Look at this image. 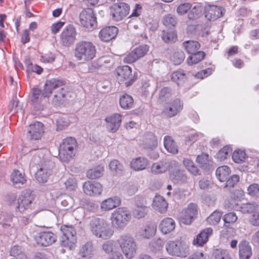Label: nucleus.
Here are the masks:
<instances>
[{"instance_id": "49", "label": "nucleus", "mask_w": 259, "mask_h": 259, "mask_svg": "<svg viewBox=\"0 0 259 259\" xmlns=\"http://www.w3.org/2000/svg\"><path fill=\"white\" fill-rule=\"evenodd\" d=\"M148 210V209L145 205L137 204L133 211V215L138 219L143 218L147 214Z\"/></svg>"}, {"instance_id": "1", "label": "nucleus", "mask_w": 259, "mask_h": 259, "mask_svg": "<svg viewBox=\"0 0 259 259\" xmlns=\"http://www.w3.org/2000/svg\"><path fill=\"white\" fill-rule=\"evenodd\" d=\"M96 52V48L92 42L81 41L75 45L74 55L77 61L84 63L93 60Z\"/></svg>"}, {"instance_id": "58", "label": "nucleus", "mask_w": 259, "mask_h": 259, "mask_svg": "<svg viewBox=\"0 0 259 259\" xmlns=\"http://www.w3.org/2000/svg\"><path fill=\"white\" fill-rule=\"evenodd\" d=\"M148 50V46L143 45L137 47L133 50V51L135 52L138 59H139L140 58L143 57L147 53Z\"/></svg>"}, {"instance_id": "28", "label": "nucleus", "mask_w": 259, "mask_h": 259, "mask_svg": "<svg viewBox=\"0 0 259 259\" xmlns=\"http://www.w3.org/2000/svg\"><path fill=\"white\" fill-rule=\"evenodd\" d=\"M152 207L155 210L161 213L166 211L168 203L161 195H156L153 200Z\"/></svg>"}, {"instance_id": "9", "label": "nucleus", "mask_w": 259, "mask_h": 259, "mask_svg": "<svg viewBox=\"0 0 259 259\" xmlns=\"http://www.w3.org/2000/svg\"><path fill=\"white\" fill-rule=\"evenodd\" d=\"M76 35V29L73 25L66 26L60 34L61 44L65 47L71 46L75 41Z\"/></svg>"}, {"instance_id": "40", "label": "nucleus", "mask_w": 259, "mask_h": 259, "mask_svg": "<svg viewBox=\"0 0 259 259\" xmlns=\"http://www.w3.org/2000/svg\"><path fill=\"white\" fill-rule=\"evenodd\" d=\"M11 181L13 184H24L26 183V180L24 174L21 172L18 169H14L11 175Z\"/></svg>"}, {"instance_id": "11", "label": "nucleus", "mask_w": 259, "mask_h": 259, "mask_svg": "<svg viewBox=\"0 0 259 259\" xmlns=\"http://www.w3.org/2000/svg\"><path fill=\"white\" fill-rule=\"evenodd\" d=\"M33 200V197L31 195L30 191L26 190L23 191L18 198L16 210L23 212L25 210L29 209L30 207Z\"/></svg>"}, {"instance_id": "18", "label": "nucleus", "mask_w": 259, "mask_h": 259, "mask_svg": "<svg viewBox=\"0 0 259 259\" xmlns=\"http://www.w3.org/2000/svg\"><path fill=\"white\" fill-rule=\"evenodd\" d=\"M197 214V206L196 204H189L181 218V222L185 225H190Z\"/></svg>"}, {"instance_id": "4", "label": "nucleus", "mask_w": 259, "mask_h": 259, "mask_svg": "<svg viewBox=\"0 0 259 259\" xmlns=\"http://www.w3.org/2000/svg\"><path fill=\"white\" fill-rule=\"evenodd\" d=\"M77 143L75 138L67 137L60 144L59 154L60 158L64 162H68L75 155Z\"/></svg>"}, {"instance_id": "24", "label": "nucleus", "mask_w": 259, "mask_h": 259, "mask_svg": "<svg viewBox=\"0 0 259 259\" xmlns=\"http://www.w3.org/2000/svg\"><path fill=\"white\" fill-rule=\"evenodd\" d=\"M176 227L175 221L171 218H165L159 223V229L163 234H167L172 232Z\"/></svg>"}, {"instance_id": "41", "label": "nucleus", "mask_w": 259, "mask_h": 259, "mask_svg": "<svg viewBox=\"0 0 259 259\" xmlns=\"http://www.w3.org/2000/svg\"><path fill=\"white\" fill-rule=\"evenodd\" d=\"M203 10V8L201 5L197 4L194 6L188 13V18L190 20H195L199 18L202 15Z\"/></svg>"}, {"instance_id": "31", "label": "nucleus", "mask_w": 259, "mask_h": 259, "mask_svg": "<svg viewBox=\"0 0 259 259\" xmlns=\"http://www.w3.org/2000/svg\"><path fill=\"white\" fill-rule=\"evenodd\" d=\"M156 229L155 225L148 224L139 230L138 235L142 238L149 239L155 235Z\"/></svg>"}, {"instance_id": "7", "label": "nucleus", "mask_w": 259, "mask_h": 259, "mask_svg": "<svg viewBox=\"0 0 259 259\" xmlns=\"http://www.w3.org/2000/svg\"><path fill=\"white\" fill-rule=\"evenodd\" d=\"M129 6L124 3L114 4L110 8V13L112 20L119 21L125 18L128 14Z\"/></svg>"}, {"instance_id": "38", "label": "nucleus", "mask_w": 259, "mask_h": 259, "mask_svg": "<svg viewBox=\"0 0 259 259\" xmlns=\"http://www.w3.org/2000/svg\"><path fill=\"white\" fill-rule=\"evenodd\" d=\"M190 55L187 59V63L189 65L198 63L203 60L205 56L204 52L198 50L194 53H192Z\"/></svg>"}, {"instance_id": "15", "label": "nucleus", "mask_w": 259, "mask_h": 259, "mask_svg": "<svg viewBox=\"0 0 259 259\" xmlns=\"http://www.w3.org/2000/svg\"><path fill=\"white\" fill-rule=\"evenodd\" d=\"M49 97V96H45L44 89L43 90V92L37 88H33L31 90V104L37 110H41L42 109L41 103L43 100Z\"/></svg>"}, {"instance_id": "16", "label": "nucleus", "mask_w": 259, "mask_h": 259, "mask_svg": "<svg viewBox=\"0 0 259 259\" xmlns=\"http://www.w3.org/2000/svg\"><path fill=\"white\" fill-rule=\"evenodd\" d=\"M176 160H163L153 163L151 167V171L154 174H159L169 171L171 167L175 166Z\"/></svg>"}, {"instance_id": "62", "label": "nucleus", "mask_w": 259, "mask_h": 259, "mask_svg": "<svg viewBox=\"0 0 259 259\" xmlns=\"http://www.w3.org/2000/svg\"><path fill=\"white\" fill-rule=\"evenodd\" d=\"M249 223L252 226H259V211L254 212L249 217Z\"/></svg>"}, {"instance_id": "52", "label": "nucleus", "mask_w": 259, "mask_h": 259, "mask_svg": "<svg viewBox=\"0 0 259 259\" xmlns=\"http://www.w3.org/2000/svg\"><path fill=\"white\" fill-rule=\"evenodd\" d=\"M60 230L63 233L62 236H76V231L73 225H63L61 227Z\"/></svg>"}, {"instance_id": "63", "label": "nucleus", "mask_w": 259, "mask_h": 259, "mask_svg": "<svg viewBox=\"0 0 259 259\" xmlns=\"http://www.w3.org/2000/svg\"><path fill=\"white\" fill-rule=\"evenodd\" d=\"M170 96L169 89L167 87L163 88L159 93V99L161 102L166 101Z\"/></svg>"}, {"instance_id": "61", "label": "nucleus", "mask_w": 259, "mask_h": 259, "mask_svg": "<svg viewBox=\"0 0 259 259\" xmlns=\"http://www.w3.org/2000/svg\"><path fill=\"white\" fill-rule=\"evenodd\" d=\"M239 177L234 175L226 180V183L225 187H233L239 181Z\"/></svg>"}, {"instance_id": "2", "label": "nucleus", "mask_w": 259, "mask_h": 259, "mask_svg": "<svg viewBox=\"0 0 259 259\" xmlns=\"http://www.w3.org/2000/svg\"><path fill=\"white\" fill-rule=\"evenodd\" d=\"M90 228L94 236L104 240L110 238L114 233L107 222L99 218H94L91 221Z\"/></svg>"}, {"instance_id": "29", "label": "nucleus", "mask_w": 259, "mask_h": 259, "mask_svg": "<svg viewBox=\"0 0 259 259\" xmlns=\"http://www.w3.org/2000/svg\"><path fill=\"white\" fill-rule=\"evenodd\" d=\"M239 259H249L252 255V248L248 242L242 241L239 244Z\"/></svg>"}, {"instance_id": "42", "label": "nucleus", "mask_w": 259, "mask_h": 259, "mask_svg": "<svg viewBox=\"0 0 259 259\" xmlns=\"http://www.w3.org/2000/svg\"><path fill=\"white\" fill-rule=\"evenodd\" d=\"M14 215L11 213H6L2 215L0 218V225L3 229H13L11 223L12 222Z\"/></svg>"}, {"instance_id": "19", "label": "nucleus", "mask_w": 259, "mask_h": 259, "mask_svg": "<svg viewBox=\"0 0 259 259\" xmlns=\"http://www.w3.org/2000/svg\"><path fill=\"white\" fill-rule=\"evenodd\" d=\"M84 192L88 195H99L103 191V187L101 184L96 182L88 181L83 185Z\"/></svg>"}, {"instance_id": "54", "label": "nucleus", "mask_w": 259, "mask_h": 259, "mask_svg": "<svg viewBox=\"0 0 259 259\" xmlns=\"http://www.w3.org/2000/svg\"><path fill=\"white\" fill-rule=\"evenodd\" d=\"M246 153L244 151L239 149L235 150L232 154V159L237 163H240L244 161Z\"/></svg>"}, {"instance_id": "33", "label": "nucleus", "mask_w": 259, "mask_h": 259, "mask_svg": "<svg viewBox=\"0 0 259 259\" xmlns=\"http://www.w3.org/2000/svg\"><path fill=\"white\" fill-rule=\"evenodd\" d=\"M182 47L189 54L194 53L199 50L200 48V43L196 40H189L184 41L182 44Z\"/></svg>"}, {"instance_id": "25", "label": "nucleus", "mask_w": 259, "mask_h": 259, "mask_svg": "<svg viewBox=\"0 0 259 259\" xmlns=\"http://www.w3.org/2000/svg\"><path fill=\"white\" fill-rule=\"evenodd\" d=\"M121 200L119 197L114 196L103 200L101 203V209L103 211H109L120 205Z\"/></svg>"}, {"instance_id": "32", "label": "nucleus", "mask_w": 259, "mask_h": 259, "mask_svg": "<svg viewBox=\"0 0 259 259\" xmlns=\"http://www.w3.org/2000/svg\"><path fill=\"white\" fill-rule=\"evenodd\" d=\"M157 146V141L156 137L151 133H149L145 135L143 141V147L147 150H153Z\"/></svg>"}, {"instance_id": "43", "label": "nucleus", "mask_w": 259, "mask_h": 259, "mask_svg": "<svg viewBox=\"0 0 259 259\" xmlns=\"http://www.w3.org/2000/svg\"><path fill=\"white\" fill-rule=\"evenodd\" d=\"M171 79L178 85H181L186 80V74L183 70L176 71L171 74Z\"/></svg>"}, {"instance_id": "12", "label": "nucleus", "mask_w": 259, "mask_h": 259, "mask_svg": "<svg viewBox=\"0 0 259 259\" xmlns=\"http://www.w3.org/2000/svg\"><path fill=\"white\" fill-rule=\"evenodd\" d=\"M116 71L118 79L121 80L129 79L125 82L126 87L131 85L137 78L135 76L132 77V68L127 65L118 66Z\"/></svg>"}, {"instance_id": "60", "label": "nucleus", "mask_w": 259, "mask_h": 259, "mask_svg": "<svg viewBox=\"0 0 259 259\" xmlns=\"http://www.w3.org/2000/svg\"><path fill=\"white\" fill-rule=\"evenodd\" d=\"M191 4L188 3L181 4L177 8V12L180 15H184L191 9Z\"/></svg>"}, {"instance_id": "23", "label": "nucleus", "mask_w": 259, "mask_h": 259, "mask_svg": "<svg viewBox=\"0 0 259 259\" xmlns=\"http://www.w3.org/2000/svg\"><path fill=\"white\" fill-rule=\"evenodd\" d=\"M213 230L211 228H206L202 230L194 239L193 244L197 246H202L206 243L209 237L212 234Z\"/></svg>"}, {"instance_id": "20", "label": "nucleus", "mask_w": 259, "mask_h": 259, "mask_svg": "<svg viewBox=\"0 0 259 259\" xmlns=\"http://www.w3.org/2000/svg\"><path fill=\"white\" fill-rule=\"evenodd\" d=\"M51 172V168L46 163H45L37 167V170L35 172V177L39 183H45L47 182Z\"/></svg>"}, {"instance_id": "35", "label": "nucleus", "mask_w": 259, "mask_h": 259, "mask_svg": "<svg viewBox=\"0 0 259 259\" xmlns=\"http://www.w3.org/2000/svg\"><path fill=\"white\" fill-rule=\"evenodd\" d=\"M231 170L229 166L223 165L219 166L216 170L215 175L220 182H225L230 175Z\"/></svg>"}, {"instance_id": "26", "label": "nucleus", "mask_w": 259, "mask_h": 259, "mask_svg": "<svg viewBox=\"0 0 259 259\" xmlns=\"http://www.w3.org/2000/svg\"><path fill=\"white\" fill-rule=\"evenodd\" d=\"M149 164V161L146 158L140 156L132 159L130 167L135 171H140L145 169Z\"/></svg>"}, {"instance_id": "10", "label": "nucleus", "mask_w": 259, "mask_h": 259, "mask_svg": "<svg viewBox=\"0 0 259 259\" xmlns=\"http://www.w3.org/2000/svg\"><path fill=\"white\" fill-rule=\"evenodd\" d=\"M175 166L169 169V178L176 184H182L187 182L188 178L184 171L181 169L179 163L176 161Z\"/></svg>"}, {"instance_id": "13", "label": "nucleus", "mask_w": 259, "mask_h": 259, "mask_svg": "<svg viewBox=\"0 0 259 259\" xmlns=\"http://www.w3.org/2000/svg\"><path fill=\"white\" fill-rule=\"evenodd\" d=\"M57 239L56 235L51 231H42L37 233L35 237L37 243L43 246H48L54 243Z\"/></svg>"}, {"instance_id": "51", "label": "nucleus", "mask_w": 259, "mask_h": 259, "mask_svg": "<svg viewBox=\"0 0 259 259\" xmlns=\"http://www.w3.org/2000/svg\"><path fill=\"white\" fill-rule=\"evenodd\" d=\"M163 241L160 238L154 239L149 244V247L150 250L154 253L160 251L163 248Z\"/></svg>"}, {"instance_id": "8", "label": "nucleus", "mask_w": 259, "mask_h": 259, "mask_svg": "<svg viewBox=\"0 0 259 259\" xmlns=\"http://www.w3.org/2000/svg\"><path fill=\"white\" fill-rule=\"evenodd\" d=\"M79 21L81 25L87 28L96 26L97 19L93 10L90 8L83 9L79 14Z\"/></svg>"}, {"instance_id": "6", "label": "nucleus", "mask_w": 259, "mask_h": 259, "mask_svg": "<svg viewBox=\"0 0 259 259\" xmlns=\"http://www.w3.org/2000/svg\"><path fill=\"white\" fill-rule=\"evenodd\" d=\"M123 254L129 259L132 258L136 253V243L133 237L128 235H123L117 240Z\"/></svg>"}, {"instance_id": "48", "label": "nucleus", "mask_w": 259, "mask_h": 259, "mask_svg": "<svg viewBox=\"0 0 259 259\" xmlns=\"http://www.w3.org/2000/svg\"><path fill=\"white\" fill-rule=\"evenodd\" d=\"M232 149L229 146H224L217 154L216 158L219 161H224L229 156L232 152Z\"/></svg>"}, {"instance_id": "17", "label": "nucleus", "mask_w": 259, "mask_h": 259, "mask_svg": "<svg viewBox=\"0 0 259 259\" xmlns=\"http://www.w3.org/2000/svg\"><path fill=\"white\" fill-rule=\"evenodd\" d=\"M44 132V124L40 122L35 121L29 125L27 136L31 140H36L41 138Z\"/></svg>"}, {"instance_id": "45", "label": "nucleus", "mask_w": 259, "mask_h": 259, "mask_svg": "<svg viewBox=\"0 0 259 259\" xmlns=\"http://www.w3.org/2000/svg\"><path fill=\"white\" fill-rule=\"evenodd\" d=\"M104 167L99 165L95 168L90 169L87 172V177L91 179H96L100 178L103 174Z\"/></svg>"}, {"instance_id": "46", "label": "nucleus", "mask_w": 259, "mask_h": 259, "mask_svg": "<svg viewBox=\"0 0 259 259\" xmlns=\"http://www.w3.org/2000/svg\"><path fill=\"white\" fill-rule=\"evenodd\" d=\"M258 207L256 203H246L242 204L238 208V210L243 213L254 212Z\"/></svg>"}, {"instance_id": "5", "label": "nucleus", "mask_w": 259, "mask_h": 259, "mask_svg": "<svg viewBox=\"0 0 259 259\" xmlns=\"http://www.w3.org/2000/svg\"><path fill=\"white\" fill-rule=\"evenodd\" d=\"M167 253L171 256L185 257L190 253L188 245L183 241H169L165 245Z\"/></svg>"}, {"instance_id": "37", "label": "nucleus", "mask_w": 259, "mask_h": 259, "mask_svg": "<svg viewBox=\"0 0 259 259\" xmlns=\"http://www.w3.org/2000/svg\"><path fill=\"white\" fill-rule=\"evenodd\" d=\"M94 249L93 243L91 241H88L81 247L79 251L80 256L85 258H90L93 254Z\"/></svg>"}, {"instance_id": "55", "label": "nucleus", "mask_w": 259, "mask_h": 259, "mask_svg": "<svg viewBox=\"0 0 259 259\" xmlns=\"http://www.w3.org/2000/svg\"><path fill=\"white\" fill-rule=\"evenodd\" d=\"M224 226L228 227L234 223L237 220V217L234 212H229L224 215L223 217Z\"/></svg>"}, {"instance_id": "34", "label": "nucleus", "mask_w": 259, "mask_h": 259, "mask_svg": "<svg viewBox=\"0 0 259 259\" xmlns=\"http://www.w3.org/2000/svg\"><path fill=\"white\" fill-rule=\"evenodd\" d=\"M164 146L169 153L176 154L178 153V148L172 138L169 136H166L163 140Z\"/></svg>"}, {"instance_id": "53", "label": "nucleus", "mask_w": 259, "mask_h": 259, "mask_svg": "<svg viewBox=\"0 0 259 259\" xmlns=\"http://www.w3.org/2000/svg\"><path fill=\"white\" fill-rule=\"evenodd\" d=\"M196 161L199 164L201 167L206 168L209 165L210 163L208 154L203 153L198 155Z\"/></svg>"}, {"instance_id": "47", "label": "nucleus", "mask_w": 259, "mask_h": 259, "mask_svg": "<svg viewBox=\"0 0 259 259\" xmlns=\"http://www.w3.org/2000/svg\"><path fill=\"white\" fill-rule=\"evenodd\" d=\"M161 38L166 43L175 42L177 39V33L174 30H163L162 32Z\"/></svg>"}, {"instance_id": "27", "label": "nucleus", "mask_w": 259, "mask_h": 259, "mask_svg": "<svg viewBox=\"0 0 259 259\" xmlns=\"http://www.w3.org/2000/svg\"><path fill=\"white\" fill-rule=\"evenodd\" d=\"M63 81L60 79L53 78L47 80L44 85V95L45 96H50L53 90L63 85Z\"/></svg>"}, {"instance_id": "14", "label": "nucleus", "mask_w": 259, "mask_h": 259, "mask_svg": "<svg viewBox=\"0 0 259 259\" xmlns=\"http://www.w3.org/2000/svg\"><path fill=\"white\" fill-rule=\"evenodd\" d=\"M122 115L119 113H114L107 116L105 121L107 130L111 133L116 132L120 126Z\"/></svg>"}, {"instance_id": "39", "label": "nucleus", "mask_w": 259, "mask_h": 259, "mask_svg": "<svg viewBox=\"0 0 259 259\" xmlns=\"http://www.w3.org/2000/svg\"><path fill=\"white\" fill-rule=\"evenodd\" d=\"M77 242V237L75 236L70 237L62 236L61 239V246L68 248L70 250L74 248Z\"/></svg>"}, {"instance_id": "44", "label": "nucleus", "mask_w": 259, "mask_h": 259, "mask_svg": "<svg viewBox=\"0 0 259 259\" xmlns=\"http://www.w3.org/2000/svg\"><path fill=\"white\" fill-rule=\"evenodd\" d=\"M222 217V212L221 211L214 210L207 218V223L210 225H216L220 222Z\"/></svg>"}, {"instance_id": "3", "label": "nucleus", "mask_w": 259, "mask_h": 259, "mask_svg": "<svg viewBox=\"0 0 259 259\" xmlns=\"http://www.w3.org/2000/svg\"><path fill=\"white\" fill-rule=\"evenodd\" d=\"M131 219V212L125 207L116 208L112 212L110 217L113 227L119 229L124 228L129 223Z\"/></svg>"}, {"instance_id": "64", "label": "nucleus", "mask_w": 259, "mask_h": 259, "mask_svg": "<svg viewBox=\"0 0 259 259\" xmlns=\"http://www.w3.org/2000/svg\"><path fill=\"white\" fill-rule=\"evenodd\" d=\"M214 259H231L229 253L225 250H217L214 255Z\"/></svg>"}, {"instance_id": "22", "label": "nucleus", "mask_w": 259, "mask_h": 259, "mask_svg": "<svg viewBox=\"0 0 259 259\" xmlns=\"http://www.w3.org/2000/svg\"><path fill=\"white\" fill-rule=\"evenodd\" d=\"M118 28L115 26H108L102 29L99 34L101 40L109 41L114 39L117 34Z\"/></svg>"}, {"instance_id": "30", "label": "nucleus", "mask_w": 259, "mask_h": 259, "mask_svg": "<svg viewBox=\"0 0 259 259\" xmlns=\"http://www.w3.org/2000/svg\"><path fill=\"white\" fill-rule=\"evenodd\" d=\"M206 14V17L210 21H214L223 16L225 11L222 7L211 6Z\"/></svg>"}, {"instance_id": "36", "label": "nucleus", "mask_w": 259, "mask_h": 259, "mask_svg": "<svg viewBox=\"0 0 259 259\" xmlns=\"http://www.w3.org/2000/svg\"><path fill=\"white\" fill-rule=\"evenodd\" d=\"M119 104L122 109H130L133 107L134 105L133 98L131 95L124 94L119 98Z\"/></svg>"}, {"instance_id": "50", "label": "nucleus", "mask_w": 259, "mask_h": 259, "mask_svg": "<svg viewBox=\"0 0 259 259\" xmlns=\"http://www.w3.org/2000/svg\"><path fill=\"white\" fill-rule=\"evenodd\" d=\"M185 58V55L184 52L182 50H179L174 53L170 59L174 65H178L184 61Z\"/></svg>"}, {"instance_id": "59", "label": "nucleus", "mask_w": 259, "mask_h": 259, "mask_svg": "<svg viewBox=\"0 0 259 259\" xmlns=\"http://www.w3.org/2000/svg\"><path fill=\"white\" fill-rule=\"evenodd\" d=\"M66 189L68 191H74L77 188L76 180L73 177H69L65 182Z\"/></svg>"}, {"instance_id": "57", "label": "nucleus", "mask_w": 259, "mask_h": 259, "mask_svg": "<svg viewBox=\"0 0 259 259\" xmlns=\"http://www.w3.org/2000/svg\"><path fill=\"white\" fill-rule=\"evenodd\" d=\"M247 193L252 197L259 198V185L256 183L250 185L247 188Z\"/></svg>"}, {"instance_id": "56", "label": "nucleus", "mask_w": 259, "mask_h": 259, "mask_svg": "<svg viewBox=\"0 0 259 259\" xmlns=\"http://www.w3.org/2000/svg\"><path fill=\"white\" fill-rule=\"evenodd\" d=\"M163 24L167 27H174L177 24L176 17L171 14L165 15L162 19Z\"/></svg>"}, {"instance_id": "21", "label": "nucleus", "mask_w": 259, "mask_h": 259, "mask_svg": "<svg viewBox=\"0 0 259 259\" xmlns=\"http://www.w3.org/2000/svg\"><path fill=\"white\" fill-rule=\"evenodd\" d=\"M183 104L180 100L177 99L174 100L170 105L165 107L163 110V114L168 117L176 115L183 109Z\"/></svg>"}]
</instances>
